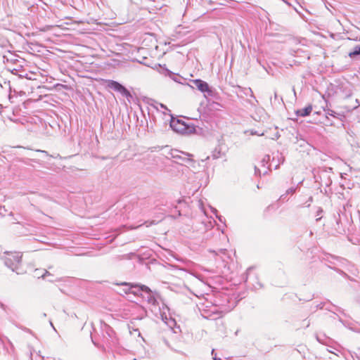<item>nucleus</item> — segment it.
Instances as JSON below:
<instances>
[{"instance_id":"7","label":"nucleus","mask_w":360,"mask_h":360,"mask_svg":"<svg viewBox=\"0 0 360 360\" xmlns=\"http://www.w3.org/2000/svg\"><path fill=\"white\" fill-rule=\"evenodd\" d=\"M357 55H360V46H356L353 51L349 53V56L350 58H352Z\"/></svg>"},{"instance_id":"4","label":"nucleus","mask_w":360,"mask_h":360,"mask_svg":"<svg viewBox=\"0 0 360 360\" xmlns=\"http://www.w3.org/2000/svg\"><path fill=\"white\" fill-rule=\"evenodd\" d=\"M193 84L202 92L210 91V88L207 82L201 79L193 80Z\"/></svg>"},{"instance_id":"1","label":"nucleus","mask_w":360,"mask_h":360,"mask_svg":"<svg viewBox=\"0 0 360 360\" xmlns=\"http://www.w3.org/2000/svg\"><path fill=\"white\" fill-rule=\"evenodd\" d=\"M22 255L19 252H6L4 257L6 264L12 269L16 268L20 263Z\"/></svg>"},{"instance_id":"5","label":"nucleus","mask_w":360,"mask_h":360,"mask_svg":"<svg viewBox=\"0 0 360 360\" xmlns=\"http://www.w3.org/2000/svg\"><path fill=\"white\" fill-rule=\"evenodd\" d=\"M312 110V107L308 105L302 109L297 110L296 114L299 116L304 117L309 115Z\"/></svg>"},{"instance_id":"6","label":"nucleus","mask_w":360,"mask_h":360,"mask_svg":"<svg viewBox=\"0 0 360 360\" xmlns=\"http://www.w3.org/2000/svg\"><path fill=\"white\" fill-rule=\"evenodd\" d=\"M48 274H49V273L46 269H36L33 272V276L37 278H39L41 277L44 278Z\"/></svg>"},{"instance_id":"2","label":"nucleus","mask_w":360,"mask_h":360,"mask_svg":"<svg viewBox=\"0 0 360 360\" xmlns=\"http://www.w3.org/2000/svg\"><path fill=\"white\" fill-rule=\"evenodd\" d=\"M101 80L104 81L109 88L113 89L126 97H131L130 92L117 82L113 80Z\"/></svg>"},{"instance_id":"3","label":"nucleus","mask_w":360,"mask_h":360,"mask_svg":"<svg viewBox=\"0 0 360 360\" xmlns=\"http://www.w3.org/2000/svg\"><path fill=\"white\" fill-rule=\"evenodd\" d=\"M148 7L153 11L160 10L166 6V0H146Z\"/></svg>"}]
</instances>
